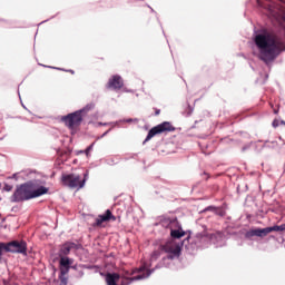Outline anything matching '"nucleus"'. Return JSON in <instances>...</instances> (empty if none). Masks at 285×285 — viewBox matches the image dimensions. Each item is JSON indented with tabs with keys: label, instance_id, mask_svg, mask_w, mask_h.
<instances>
[{
	"label": "nucleus",
	"instance_id": "obj_1",
	"mask_svg": "<svg viewBox=\"0 0 285 285\" xmlns=\"http://www.w3.org/2000/svg\"><path fill=\"white\" fill-rule=\"evenodd\" d=\"M258 8L267 11L274 21V31L259 29L254 31L253 42L258 50V59L266 66L273 63L281 52H285V1L255 0Z\"/></svg>",
	"mask_w": 285,
	"mask_h": 285
},
{
	"label": "nucleus",
	"instance_id": "obj_2",
	"mask_svg": "<svg viewBox=\"0 0 285 285\" xmlns=\"http://www.w3.org/2000/svg\"><path fill=\"white\" fill-rule=\"evenodd\" d=\"M46 195H55V189L43 179H29L16 186L10 202L11 204H23L32 199H41Z\"/></svg>",
	"mask_w": 285,
	"mask_h": 285
},
{
	"label": "nucleus",
	"instance_id": "obj_3",
	"mask_svg": "<svg viewBox=\"0 0 285 285\" xmlns=\"http://www.w3.org/2000/svg\"><path fill=\"white\" fill-rule=\"evenodd\" d=\"M155 226H161L166 230H169V239H171V242H179L183 237H186V230L177 216H159L158 223H156Z\"/></svg>",
	"mask_w": 285,
	"mask_h": 285
},
{
	"label": "nucleus",
	"instance_id": "obj_4",
	"mask_svg": "<svg viewBox=\"0 0 285 285\" xmlns=\"http://www.w3.org/2000/svg\"><path fill=\"white\" fill-rule=\"evenodd\" d=\"M95 108V104H87L83 108L76 110L73 112H70L66 116L61 117V121L65 122V126L72 130V128H77L81 126L83 121V117L90 112Z\"/></svg>",
	"mask_w": 285,
	"mask_h": 285
},
{
	"label": "nucleus",
	"instance_id": "obj_5",
	"mask_svg": "<svg viewBox=\"0 0 285 285\" xmlns=\"http://www.w3.org/2000/svg\"><path fill=\"white\" fill-rule=\"evenodd\" d=\"M184 246L185 245V240H179L175 246L173 245H160L159 246V250H161V253H165V259L167 262H173L175 259H179L184 253Z\"/></svg>",
	"mask_w": 285,
	"mask_h": 285
},
{
	"label": "nucleus",
	"instance_id": "obj_6",
	"mask_svg": "<svg viewBox=\"0 0 285 285\" xmlns=\"http://www.w3.org/2000/svg\"><path fill=\"white\" fill-rule=\"evenodd\" d=\"M3 246L4 253H12L13 255H23V257H28V242L23 239L3 243Z\"/></svg>",
	"mask_w": 285,
	"mask_h": 285
},
{
	"label": "nucleus",
	"instance_id": "obj_7",
	"mask_svg": "<svg viewBox=\"0 0 285 285\" xmlns=\"http://www.w3.org/2000/svg\"><path fill=\"white\" fill-rule=\"evenodd\" d=\"M176 128L173 126V122L170 121H163L161 124L153 127L149 129L145 140L142 141V146H146L153 137H156V135H163V132H175Z\"/></svg>",
	"mask_w": 285,
	"mask_h": 285
},
{
	"label": "nucleus",
	"instance_id": "obj_8",
	"mask_svg": "<svg viewBox=\"0 0 285 285\" xmlns=\"http://www.w3.org/2000/svg\"><path fill=\"white\" fill-rule=\"evenodd\" d=\"M72 250H83V245L80 243H75L72 240H66L65 243L59 245L58 257H68Z\"/></svg>",
	"mask_w": 285,
	"mask_h": 285
},
{
	"label": "nucleus",
	"instance_id": "obj_9",
	"mask_svg": "<svg viewBox=\"0 0 285 285\" xmlns=\"http://www.w3.org/2000/svg\"><path fill=\"white\" fill-rule=\"evenodd\" d=\"M243 237L244 239H247L248 242H253L255 237H259L261 239H264V237L268 236L266 227H252L249 229H243Z\"/></svg>",
	"mask_w": 285,
	"mask_h": 285
},
{
	"label": "nucleus",
	"instance_id": "obj_10",
	"mask_svg": "<svg viewBox=\"0 0 285 285\" xmlns=\"http://www.w3.org/2000/svg\"><path fill=\"white\" fill-rule=\"evenodd\" d=\"M159 268H170V262L166 259L165 256L155 265L154 268L149 269L146 274L131 277V282H141V279H148V277H150L155 271H159Z\"/></svg>",
	"mask_w": 285,
	"mask_h": 285
},
{
	"label": "nucleus",
	"instance_id": "obj_11",
	"mask_svg": "<svg viewBox=\"0 0 285 285\" xmlns=\"http://www.w3.org/2000/svg\"><path fill=\"white\" fill-rule=\"evenodd\" d=\"M43 179V174L35 169H23L19 173L12 174V176H7L6 179Z\"/></svg>",
	"mask_w": 285,
	"mask_h": 285
},
{
	"label": "nucleus",
	"instance_id": "obj_12",
	"mask_svg": "<svg viewBox=\"0 0 285 285\" xmlns=\"http://www.w3.org/2000/svg\"><path fill=\"white\" fill-rule=\"evenodd\" d=\"M117 219H121V215L118 214L117 216H115L112 215V210L106 209L102 214L97 216L91 226H94V228H97V226H102L105 222H117Z\"/></svg>",
	"mask_w": 285,
	"mask_h": 285
},
{
	"label": "nucleus",
	"instance_id": "obj_13",
	"mask_svg": "<svg viewBox=\"0 0 285 285\" xmlns=\"http://www.w3.org/2000/svg\"><path fill=\"white\" fill-rule=\"evenodd\" d=\"M88 179H61L60 184L63 188H69V190H81V188H86V183Z\"/></svg>",
	"mask_w": 285,
	"mask_h": 285
},
{
	"label": "nucleus",
	"instance_id": "obj_14",
	"mask_svg": "<svg viewBox=\"0 0 285 285\" xmlns=\"http://www.w3.org/2000/svg\"><path fill=\"white\" fill-rule=\"evenodd\" d=\"M71 264H75V258L70 256H62L59 261L60 274L69 275L71 271Z\"/></svg>",
	"mask_w": 285,
	"mask_h": 285
},
{
	"label": "nucleus",
	"instance_id": "obj_15",
	"mask_svg": "<svg viewBox=\"0 0 285 285\" xmlns=\"http://www.w3.org/2000/svg\"><path fill=\"white\" fill-rule=\"evenodd\" d=\"M106 88L107 90H121L124 88V79L119 75H114L109 78Z\"/></svg>",
	"mask_w": 285,
	"mask_h": 285
},
{
	"label": "nucleus",
	"instance_id": "obj_16",
	"mask_svg": "<svg viewBox=\"0 0 285 285\" xmlns=\"http://www.w3.org/2000/svg\"><path fill=\"white\" fill-rule=\"evenodd\" d=\"M120 275L116 272H111L108 273L107 275H105V282L107 285H130L132 284V282H137V281H132V278H129V281L126 284H117V282H119L120 279Z\"/></svg>",
	"mask_w": 285,
	"mask_h": 285
},
{
	"label": "nucleus",
	"instance_id": "obj_17",
	"mask_svg": "<svg viewBox=\"0 0 285 285\" xmlns=\"http://www.w3.org/2000/svg\"><path fill=\"white\" fill-rule=\"evenodd\" d=\"M266 230H267V235H271V233H278V235H284L285 223H282L281 225L274 224L272 226H267Z\"/></svg>",
	"mask_w": 285,
	"mask_h": 285
},
{
	"label": "nucleus",
	"instance_id": "obj_18",
	"mask_svg": "<svg viewBox=\"0 0 285 285\" xmlns=\"http://www.w3.org/2000/svg\"><path fill=\"white\" fill-rule=\"evenodd\" d=\"M226 210H228V204L223 203L220 206H216L214 215H217L218 217H224L226 215Z\"/></svg>",
	"mask_w": 285,
	"mask_h": 285
},
{
	"label": "nucleus",
	"instance_id": "obj_19",
	"mask_svg": "<svg viewBox=\"0 0 285 285\" xmlns=\"http://www.w3.org/2000/svg\"><path fill=\"white\" fill-rule=\"evenodd\" d=\"M215 210H217V205H209V206H206L203 210L199 212L200 215H204L206 213H214L215 214Z\"/></svg>",
	"mask_w": 285,
	"mask_h": 285
},
{
	"label": "nucleus",
	"instance_id": "obj_20",
	"mask_svg": "<svg viewBox=\"0 0 285 285\" xmlns=\"http://www.w3.org/2000/svg\"><path fill=\"white\" fill-rule=\"evenodd\" d=\"M206 238H209V239H213V235L212 234H208V233H205V232H199L196 234V239H198V242H202V239H205Z\"/></svg>",
	"mask_w": 285,
	"mask_h": 285
},
{
	"label": "nucleus",
	"instance_id": "obj_21",
	"mask_svg": "<svg viewBox=\"0 0 285 285\" xmlns=\"http://www.w3.org/2000/svg\"><path fill=\"white\" fill-rule=\"evenodd\" d=\"M185 236L186 237L183 239V242H185V243L187 242L188 244H190V239H193V230H190V229L185 230ZM185 248H188L187 244H185Z\"/></svg>",
	"mask_w": 285,
	"mask_h": 285
},
{
	"label": "nucleus",
	"instance_id": "obj_22",
	"mask_svg": "<svg viewBox=\"0 0 285 285\" xmlns=\"http://www.w3.org/2000/svg\"><path fill=\"white\" fill-rule=\"evenodd\" d=\"M40 66H42L43 68H51V70H61L62 72H70L71 75H75V70L72 69H63V68L46 66V65H40Z\"/></svg>",
	"mask_w": 285,
	"mask_h": 285
},
{
	"label": "nucleus",
	"instance_id": "obj_23",
	"mask_svg": "<svg viewBox=\"0 0 285 285\" xmlns=\"http://www.w3.org/2000/svg\"><path fill=\"white\" fill-rule=\"evenodd\" d=\"M58 279L60 282L59 285H68V279H69L68 274L59 273L58 274Z\"/></svg>",
	"mask_w": 285,
	"mask_h": 285
},
{
	"label": "nucleus",
	"instance_id": "obj_24",
	"mask_svg": "<svg viewBox=\"0 0 285 285\" xmlns=\"http://www.w3.org/2000/svg\"><path fill=\"white\" fill-rule=\"evenodd\" d=\"M79 268L86 269V271H95V268H99V265L95 264H79Z\"/></svg>",
	"mask_w": 285,
	"mask_h": 285
},
{
	"label": "nucleus",
	"instance_id": "obj_25",
	"mask_svg": "<svg viewBox=\"0 0 285 285\" xmlns=\"http://www.w3.org/2000/svg\"><path fill=\"white\" fill-rule=\"evenodd\" d=\"M164 252H161V249H155L153 253H151V255H150V257H151V259H153V262H157L160 257H161V254H163Z\"/></svg>",
	"mask_w": 285,
	"mask_h": 285
},
{
	"label": "nucleus",
	"instance_id": "obj_26",
	"mask_svg": "<svg viewBox=\"0 0 285 285\" xmlns=\"http://www.w3.org/2000/svg\"><path fill=\"white\" fill-rule=\"evenodd\" d=\"M195 111V107L187 105V108L185 109V111L183 112V115L185 117H190V115H193V112Z\"/></svg>",
	"mask_w": 285,
	"mask_h": 285
},
{
	"label": "nucleus",
	"instance_id": "obj_27",
	"mask_svg": "<svg viewBox=\"0 0 285 285\" xmlns=\"http://www.w3.org/2000/svg\"><path fill=\"white\" fill-rule=\"evenodd\" d=\"M246 190H248V184H245L243 187L242 185L236 186L237 195H242V193H246Z\"/></svg>",
	"mask_w": 285,
	"mask_h": 285
},
{
	"label": "nucleus",
	"instance_id": "obj_28",
	"mask_svg": "<svg viewBox=\"0 0 285 285\" xmlns=\"http://www.w3.org/2000/svg\"><path fill=\"white\" fill-rule=\"evenodd\" d=\"M6 253V247L3 245V242H0V264L3 262V255Z\"/></svg>",
	"mask_w": 285,
	"mask_h": 285
},
{
	"label": "nucleus",
	"instance_id": "obj_29",
	"mask_svg": "<svg viewBox=\"0 0 285 285\" xmlns=\"http://www.w3.org/2000/svg\"><path fill=\"white\" fill-rule=\"evenodd\" d=\"M12 188H14V186H12V185H10V184H8V183H4V185H3V187H2V190H3L4 193H10V191H12Z\"/></svg>",
	"mask_w": 285,
	"mask_h": 285
},
{
	"label": "nucleus",
	"instance_id": "obj_30",
	"mask_svg": "<svg viewBox=\"0 0 285 285\" xmlns=\"http://www.w3.org/2000/svg\"><path fill=\"white\" fill-rule=\"evenodd\" d=\"M132 121H137V118H135V119H132V118L120 119V120H118V124H132Z\"/></svg>",
	"mask_w": 285,
	"mask_h": 285
},
{
	"label": "nucleus",
	"instance_id": "obj_31",
	"mask_svg": "<svg viewBox=\"0 0 285 285\" xmlns=\"http://www.w3.org/2000/svg\"><path fill=\"white\" fill-rule=\"evenodd\" d=\"M95 148V141L85 149L86 157H90V151Z\"/></svg>",
	"mask_w": 285,
	"mask_h": 285
},
{
	"label": "nucleus",
	"instance_id": "obj_32",
	"mask_svg": "<svg viewBox=\"0 0 285 285\" xmlns=\"http://www.w3.org/2000/svg\"><path fill=\"white\" fill-rule=\"evenodd\" d=\"M100 126H112V128H115V126H119V121H114V122H100Z\"/></svg>",
	"mask_w": 285,
	"mask_h": 285
},
{
	"label": "nucleus",
	"instance_id": "obj_33",
	"mask_svg": "<svg viewBox=\"0 0 285 285\" xmlns=\"http://www.w3.org/2000/svg\"><path fill=\"white\" fill-rule=\"evenodd\" d=\"M61 179H81V177L80 176L72 177L71 175H69V176L62 175Z\"/></svg>",
	"mask_w": 285,
	"mask_h": 285
},
{
	"label": "nucleus",
	"instance_id": "obj_34",
	"mask_svg": "<svg viewBox=\"0 0 285 285\" xmlns=\"http://www.w3.org/2000/svg\"><path fill=\"white\" fill-rule=\"evenodd\" d=\"M272 126L273 128H279V121L277 119H274Z\"/></svg>",
	"mask_w": 285,
	"mask_h": 285
},
{
	"label": "nucleus",
	"instance_id": "obj_35",
	"mask_svg": "<svg viewBox=\"0 0 285 285\" xmlns=\"http://www.w3.org/2000/svg\"><path fill=\"white\" fill-rule=\"evenodd\" d=\"M110 130H112V128L108 129L107 131H105L101 136H99L97 139H104V137H106Z\"/></svg>",
	"mask_w": 285,
	"mask_h": 285
},
{
	"label": "nucleus",
	"instance_id": "obj_36",
	"mask_svg": "<svg viewBox=\"0 0 285 285\" xmlns=\"http://www.w3.org/2000/svg\"><path fill=\"white\" fill-rule=\"evenodd\" d=\"M19 210H20L19 205H14V206L11 208V213H19Z\"/></svg>",
	"mask_w": 285,
	"mask_h": 285
},
{
	"label": "nucleus",
	"instance_id": "obj_37",
	"mask_svg": "<svg viewBox=\"0 0 285 285\" xmlns=\"http://www.w3.org/2000/svg\"><path fill=\"white\" fill-rule=\"evenodd\" d=\"M79 268H80V267H79V264H75V263L71 264V271H77V272H78Z\"/></svg>",
	"mask_w": 285,
	"mask_h": 285
},
{
	"label": "nucleus",
	"instance_id": "obj_38",
	"mask_svg": "<svg viewBox=\"0 0 285 285\" xmlns=\"http://www.w3.org/2000/svg\"><path fill=\"white\" fill-rule=\"evenodd\" d=\"M86 275L82 269L78 271V275L76 276L78 279H81Z\"/></svg>",
	"mask_w": 285,
	"mask_h": 285
},
{
	"label": "nucleus",
	"instance_id": "obj_39",
	"mask_svg": "<svg viewBox=\"0 0 285 285\" xmlns=\"http://www.w3.org/2000/svg\"><path fill=\"white\" fill-rule=\"evenodd\" d=\"M51 269H52V277H55V275H57V267L55 265H51Z\"/></svg>",
	"mask_w": 285,
	"mask_h": 285
},
{
	"label": "nucleus",
	"instance_id": "obj_40",
	"mask_svg": "<svg viewBox=\"0 0 285 285\" xmlns=\"http://www.w3.org/2000/svg\"><path fill=\"white\" fill-rule=\"evenodd\" d=\"M59 255H57V256H53V258H52V264H57V262H59Z\"/></svg>",
	"mask_w": 285,
	"mask_h": 285
},
{
	"label": "nucleus",
	"instance_id": "obj_41",
	"mask_svg": "<svg viewBox=\"0 0 285 285\" xmlns=\"http://www.w3.org/2000/svg\"><path fill=\"white\" fill-rule=\"evenodd\" d=\"M155 115H156V117L161 115V109H155Z\"/></svg>",
	"mask_w": 285,
	"mask_h": 285
},
{
	"label": "nucleus",
	"instance_id": "obj_42",
	"mask_svg": "<svg viewBox=\"0 0 285 285\" xmlns=\"http://www.w3.org/2000/svg\"><path fill=\"white\" fill-rule=\"evenodd\" d=\"M82 179H88V171L83 173V178Z\"/></svg>",
	"mask_w": 285,
	"mask_h": 285
},
{
	"label": "nucleus",
	"instance_id": "obj_43",
	"mask_svg": "<svg viewBox=\"0 0 285 285\" xmlns=\"http://www.w3.org/2000/svg\"><path fill=\"white\" fill-rule=\"evenodd\" d=\"M1 219V224H6V217H2V218H0Z\"/></svg>",
	"mask_w": 285,
	"mask_h": 285
},
{
	"label": "nucleus",
	"instance_id": "obj_44",
	"mask_svg": "<svg viewBox=\"0 0 285 285\" xmlns=\"http://www.w3.org/2000/svg\"><path fill=\"white\" fill-rule=\"evenodd\" d=\"M83 154H86V150L78 151V155H83Z\"/></svg>",
	"mask_w": 285,
	"mask_h": 285
},
{
	"label": "nucleus",
	"instance_id": "obj_45",
	"mask_svg": "<svg viewBox=\"0 0 285 285\" xmlns=\"http://www.w3.org/2000/svg\"><path fill=\"white\" fill-rule=\"evenodd\" d=\"M148 8L150 9L151 12H155V9H153V7L148 6Z\"/></svg>",
	"mask_w": 285,
	"mask_h": 285
},
{
	"label": "nucleus",
	"instance_id": "obj_46",
	"mask_svg": "<svg viewBox=\"0 0 285 285\" xmlns=\"http://www.w3.org/2000/svg\"><path fill=\"white\" fill-rule=\"evenodd\" d=\"M242 150L244 153L245 150H248V147H243Z\"/></svg>",
	"mask_w": 285,
	"mask_h": 285
},
{
	"label": "nucleus",
	"instance_id": "obj_47",
	"mask_svg": "<svg viewBox=\"0 0 285 285\" xmlns=\"http://www.w3.org/2000/svg\"><path fill=\"white\" fill-rule=\"evenodd\" d=\"M281 125H282V126H285V121H284V120H281Z\"/></svg>",
	"mask_w": 285,
	"mask_h": 285
},
{
	"label": "nucleus",
	"instance_id": "obj_48",
	"mask_svg": "<svg viewBox=\"0 0 285 285\" xmlns=\"http://www.w3.org/2000/svg\"><path fill=\"white\" fill-rule=\"evenodd\" d=\"M226 219H227L228 222H230L232 217H230V216H227Z\"/></svg>",
	"mask_w": 285,
	"mask_h": 285
},
{
	"label": "nucleus",
	"instance_id": "obj_49",
	"mask_svg": "<svg viewBox=\"0 0 285 285\" xmlns=\"http://www.w3.org/2000/svg\"><path fill=\"white\" fill-rule=\"evenodd\" d=\"M272 213H277V209H271Z\"/></svg>",
	"mask_w": 285,
	"mask_h": 285
},
{
	"label": "nucleus",
	"instance_id": "obj_50",
	"mask_svg": "<svg viewBox=\"0 0 285 285\" xmlns=\"http://www.w3.org/2000/svg\"><path fill=\"white\" fill-rule=\"evenodd\" d=\"M22 108H24V110H28V108H26V105L22 104Z\"/></svg>",
	"mask_w": 285,
	"mask_h": 285
},
{
	"label": "nucleus",
	"instance_id": "obj_51",
	"mask_svg": "<svg viewBox=\"0 0 285 285\" xmlns=\"http://www.w3.org/2000/svg\"><path fill=\"white\" fill-rule=\"evenodd\" d=\"M269 237H271L272 239H275V236H274V235H271Z\"/></svg>",
	"mask_w": 285,
	"mask_h": 285
},
{
	"label": "nucleus",
	"instance_id": "obj_52",
	"mask_svg": "<svg viewBox=\"0 0 285 285\" xmlns=\"http://www.w3.org/2000/svg\"><path fill=\"white\" fill-rule=\"evenodd\" d=\"M277 112H278L277 110H274V115H277Z\"/></svg>",
	"mask_w": 285,
	"mask_h": 285
},
{
	"label": "nucleus",
	"instance_id": "obj_53",
	"mask_svg": "<svg viewBox=\"0 0 285 285\" xmlns=\"http://www.w3.org/2000/svg\"><path fill=\"white\" fill-rule=\"evenodd\" d=\"M46 21H48V20H43L41 23H46Z\"/></svg>",
	"mask_w": 285,
	"mask_h": 285
},
{
	"label": "nucleus",
	"instance_id": "obj_54",
	"mask_svg": "<svg viewBox=\"0 0 285 285\" xmlns=\"http://www.w3.org/2000/svg\"><path fill=\"white\" fill-rule=\"evenodd\" d=\"M0 188H2V185H1V183H0Z\"/></svg>",
	"mask_w": 285,
	"mask_h": 285
},
{
	"label": "nucleus",
	"instance_id": "obj_55",
	"mask_svg": "<svg viewBox=\"0 0 285 285\" xmlns=\"http://www.w3.org/2000/svg\"><path fill=\"white\" fill-rule=\"evenodd\" d=\"M193 244H195V242H191V246H193Z\"/></svg>",
	"mask_w": 285,
	"mask_h": 285
},
{
	"label": "nucleus",
	"instance_id": "obj_56",
	"mask_svg": "<svg viewBox=\"0 0 285 285\" xmlns=\"http://www.w3.org/2000/svg\"><path fill=\"white\" fill-rule=\"evenodd\" d=\"M0 219H1V213H0Z\"/></svg>",
	"mask_w": 285,
	"mask_h": 285
},
{
	"label": "nucleus",
	"instance_id": "obj_57",
	"mask_svg": "<svg viewBox=\"0 0 285 285\" xmlns=\"http://www.w3.org/2000/svg\"><path fill=\"white\" fill-rule=\"evenodd\" d=\"M0 202H1V196H0Z\"/></svg>",
	"mask_w": 285,
	"mask_h": 285
}]
</instances>
